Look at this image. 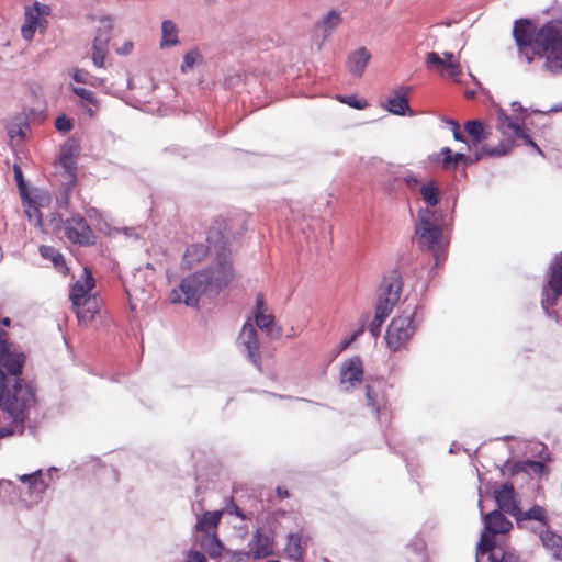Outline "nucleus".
Here are the masks:
<instances>
[{
	"mask_svg": "<svg viewBox=\"0 0 562 562\" xmlns=\"http://www.w3.org/2000/svg\"><path fill=\"white\" fill-rule=\"evenodd\" d=\"M0 330V439L22 434L23 423L35 406V389L19 378L25 355L12 349Z\"/></svg>",
	"mask_w": 562,
	"mask_h": 562,
	"instance_id": "1",
	"label": "nucleus"
},
{
	"mask_svg": "<svg viewBox=\"0 0 562 562\" xmlns=\"http://www.w3.org/2000/svg\"><path fill=\"white\" fill-rule=\"evenodd\" d=\"M233 276L231 252L226 247H221L216 254L215 262L207 269L183 278L170 291L169 300L172 304H184L194 307L204 294L217 293L226 286L232 281Z\"/></svg>",
	"mask_w": 562,
	"mask_h": 562,
	"instance_id": "2",
	"label": "nucleus"
},
{
	"mask_svg": "<svg viewBox=\"0 0 562 562\" xmlns=\"http://www.w3.org/2000/svg\"><path fill=\"white\" fill-rule=\"evenodd\" d=\"M544 57L543 69L552 75L562 74V30L554 22L540 27L533 40V56Z\"/></svg>",
	"mask_w": 562,
	"mask_h": 562,
	"instance_id": "3",
	"label": "nucleus"
},
{
	"mask_svg": "<svg viewBox=\"0 0 562 562\" xmlns=\"http://www.w3.org/2000/svg\"><path fill=\"white\" fill-rule=\"evenodd\" d=\"M437 212L422 207L417 213L416 235L418 237L419 246L432 252L436 263L445 251V244L442 240V229L439 225Z\"/></svg>",
	"mask_w": 562,
	"mask_h": 562,
	"instance_id": "4",
	"label": "nucleus"
},
{
	"mask_svg": "<svg viewBox=\"0 0 562 562\" xmlns=\"http://www.w3.org/2000/svg\"><path fill=\"white\" fill-rule=\"evenodd\" d=\"M422 321L418 306L411 311L406 310L402 315L394 317L385 335L387 347L393 351L401 349L413 337Z\"/></svg>",
	"mask_w": 562,
	"mask_h": 562,
	"instance_id": "5",
	"label": "nucleus"
},
{
	"mask_svg": "<svg viewBox=\"0 0 562 562\" xmlns=\"http://www.w3.org/2000/svg\"><path fill=\"white\" fill-rule=\"evenodd\" d=\"M481 514H483L482 509ZM482 517L484 530L481 532L480 541L476 546V557L480 553H487L494 548L495 535H504L513 527L512 522L497 509L486 515H482Z\"/></svg>",
	"mask_w": 562,
	"mask_h": 562,
	"instance_id": "6",
	"label": "nucleus"
},
{
	"mask_svg": "<svg viewBox=\"0 0 562 562\" xmlns=\"http://www.w3.org/2000/svg\"><path fill=\"white\" fill-rule=\"evenodd\" d=\"M237 346L240 352L261 372L260 344L257 329L250 321L244 324L237 338Z\"/></svg>",
	"mask_w": 562,
	"mask_h": 562,
	"instance_id": "7",
	"label": "nucleus"
},
{
	"mask_svg": "<svg viewBox=\"0 0 562 562\" xmlns=\"http://www.w3.org/2000/svg\"><path fill=\"white\" fill-rule=\"evenodd\" d=\"M112 29L113 21L110 16H104L99 20L97 33L92 42V63L98 68H102L104 66V60L109 52Z\"/></svg>",
	"mask_w": 562,
	"mask_h": 562,
	"instance_id": "8",
	"label": "nucleus"
},
{
	"mask_svg": "<svg viewBox=\"0 0 562 562\" xmlns=\"http://www.w3.org/2000/svg\"><path fill=\"white\" fill-rule=\"evenodd\" d=\"M536 33L532 23L528 20H517L514 24L513 35L516 45L519 54L526 58L528 64L533 60V40Z\"/></svg>",
	"mask_w": 562,
	"mask_h": 562,
	"instance_id": "9",
	"label": "nucleus"
},
{
	"mask_svg": "<svg viewBox=\"0 0 562 562\" xmlns=\"http://www.w3.org/2000/svg\"><path fill=\"white\" fill-rule=\"evenodd\" d=\"M401 290L402 283L398 278H385L379 288L375 311L382 312L383 310L384 314L389 316L400 300Z\"/></svg>",
	"mask_w": 562,
	"mask_h": 562,
	"instance_id": "10",
	"label": "nucleus"
},
{
	"mask_svg": "<svg viewBox=\"0 0 562 562\" xmlns=\"http://www.w3.org/2000/svg\"><path fill=\"white\" fill-rule=\"evenodd\" d=\"M425 65L427 69L438 70L440 74L446 70L448 76L454 81H459V77L462 74L460 64L454 60V55L450 52H445L443 57L435 52L427 53L425 57Z\"/></svg>",
	"mask_w": 562,
	"mask_h": 562,
	"instance_id": "11",
	"label": "nucleus"
},
{
	"mask_svg": "<svg viewBox=\"0 0 562 562\" xmlns=\"http://www.w3.org/2000/svg\"><path fill=\"white\" fill-rule=\"evenodd\" d=\"M67 238L75 244L90 245L93 243V233L81 215H72L65 222Z\"/></svg>",
	"mask_w": 562,
	"mask_h": 562,
	"instance_id": "12",
	"label": "nucleus"
},
{
	"mask_svg": "<svg viewBox=\"0 0 562 562\" xmlns=\"http://www.w3.org/2000/svg\"><path fill=\"white\" fill-rule=\"evenodd\" d=\"M522 122L524 116H516L515 119H510L504 112H499L497 127L503 135L514 136L516 138L522 139L527 145L533 147L539 154L542 155V151L538 145L530 138L528 134L525 133L521 126Z\"/></svg>",
	"mask_w": 562,
	"mask_h": 562,
	"instance_id": "13",
	"label": "nucleus"
},
{
	"mask_svg": "<svg viewBox=\"0 0 562 562\" xmlns=\"http://www.w3.org/2000/svg\"><path fill=\"white\" fill-rule=\"evenodd\" d=\"M363 364L360 357L355 356L345 360L340 368V385L350 391L362 382Z\"/></svg>",
	"mask_w": 562,
	"mask_h": 562,
	"instance_id": "14",
	"label": "nucleus"
},
{
	"mask_svg": "<svg viewBox=\"0 0 562 562\" xmlns=\"http://www.w3.org/2000/svg\"><path fill=\"white\" fill-rule=\"evenodd\" d=\"M50 8L47 4L35 1L32 5L25 8V22L21 27V34L24 40L33 38L35 30L41 25V18L48 15Z\"/></svg>",
	"mask_w": 562,
	"mask_h": 562,
	"instance_id": "15",
	"label": "nucleus"
},
{
	"mask_svg": "<svg viewBox=\"0 0 562 562\" xmlns=\"http://www.w3.org/2000/svg\"><path fill=\"white\" fill-rule=\"evenodd\" d=\"M494 498L501 510L513 517L520 513L517 494L512 483H504L494 491Z\"/></svg>",
	"mask_w": 562,
	"mask_h": 562,
	"instance_id": "16",
	"label": "nucleus"
},
{
	"mask_svg": "<svg viewBox=\"0 0 562 562\" xmlns=\"http://www.w3.org/2000/svg\"><path fill=\"white\" fill-rule=\"evenodd\" d=\"M56 471V468H50L47 471L46 476H48V481L45 479L42 470H37L31 474L19 475L18 479L21 483L27 485L29 493L35 498V501H37L48 487L49 481L52 480V473Z\"/></svg>",
	"mask_w": 562,
	"mask_h": 562,
	"instance_id": "17",
	"label": "nucleus"
},
{
	"mask_svg": "<svg viewBox=\"0 0 562 562\" xmlns=\"http://www.w3.org/2000/svg\"><path fill=\"white\" fill-rule=\"evenodd\" d=\"M412 92V88L402 86L393 91V94L387 98L384 108L394 115H406L413 116L415 113L408 105V98Z\"/></svg>",
	"mask_w": 562,
	"mask_h": 562,
	"instance_id": "18",
	"label": "nucleus"
},
{
	"mask_svg": "<svg viewBox=\"0 0 562 562\" xmlns=\"http://www.w3.org/2000/svg\"><path fill=\"white\" fill-rule=\"evenodd\" d=\"M94 284L92 273L85 268L81 278L75 282L70 290L69 299L71 301L72 308L80 306L81 302L92 296L90 292L94 288Z\"/></svg>",
	"mask_w": 562,
	"mask_h": 562,
	"instance_id": "19",
	"label": "nucleus"
},
{
	"mask_svg": "<svg viewBox=\"0 0 562 562\" xmlns=\"http://www.w3.org/2000/svg\"><path fill=\"white\" fill-rule=\"evenodd\" d=\"M548 285L552 291L553 297L551 299L547 295V299L542 300V306L546 311L554 304L558 296L562 295V254L550 266Z\"/></svg>",
	"mask_w": 562,
	"mask_h": 562,
	"instance_id": "20",
	"label": "nucleus"
},
{
	"mask_svg": "<svg viewBox=\"0 0 562 562\" xmlns=\"http://www.w3.org/2000/svg\"><path fill=\"white\" fill-rule=\"evenodd\" d=\"M255 322V327H259L271 337H278L280 335V328L276 326L274 316L268 312L261 294H258L256 297Z\"/></svg>",
	"mask_w": 562,
	"mask_h": 562,
	"instance_id": "21",
	"label": "nucleus"
},
{
	"mask_svg": "<svg viewBox=\"0 0 562 562\" xmlns=\"http://www.w3.org/2000/svg\"><path fill=\"white\" fill-rule=\"evenodd\" d=\"M510 150L509 144H505L503 142L499 143L497 147L485 145L479 151L475 153L473 158H467L464 154L457 153L452 156V166L457 167L458 164L464 162H476L481 160L484 156L497 157L506 155Z\"/></svg>",
	"mask_w": 562,
	"mask_h": 562,
	"instance_id": "22",
	"label": "nucleus"
},
{
	"mask_svg": "<svg viewBox=\"0 0 562 562\" xmlns=\"http://www.w3.org/2000/svg\"><path fill=\"white\" fill-rule=\"evenodd\" d=\"M248 547L254 559H263L273 554V539L259 530L255 532Z\"/></svg>",
	"mask_w": 562,
	"mask_h": 562,
	"instance_id": "23",
	"label": "nucleus"
},
{
	"mask_svg": "<svg viewBox=\"0 0 562 562\" xmlns=\"http://www.w3.org/2000/svg\"><path fill=\"white\" fill-rule=\"evenodd\" d=\"M366 396L368 406L375 414L376 419L381 420L387 411V401L384 393L375 386L368 385Z\"/></svg>",
	"mask_w": 562,
	"mask_h": 562,
	"instance_id": "24",
	"label": "nucleus"
},
{
	"mask_svg": "<svg viewBox=\"0 0 562 562\" xmlns=\"http://www.w3.org/2000/svg\"><path fill=\"white\" fill-rule=\"evenodd\" d=\"M370 58L371 55L364 47H360L352 52L348 57V69L350 74L355 77H360L363 74Z\"/></svg>",
	"mask_w": 562,
	"mask_h": 562,
	"instance_id": "25",
	"label": "nucleus"
},
{
	"mask_svg": "<svg viewBox=\"0 0 562 562\" xmlns=\"http://www.w3.org/2000/svg\"><path fill=\"white\" fill-rule=\"evenodd\" d=\"M72 310L76 313L79 323H89L99 312V300L95 295H92L81 302L80 306L74 307Z\"/></svg>",
	"mask_w": 562,
	"mask_h": 562,
	"instance_id": "26",
	"label": "nucleus"
},
{
	"mask_svg": "<svg viewBox=\"0 0 562 562\" xmlns=\"http://www.w3.org/2000/svg\"><path fill=\"white\" fill-rule=\"evenodd\" d=\"M288 541L284 547V552L289 559L296 562L301 561L303 557V544L305 543L306 537L301 533H289Z\"/></svg>",
	"mask_w": 562,
	"mask_h": 562,
	"instance_id": "27",
	"label": "nucleus"
},
{
	"mask_svg": "<svg viewBox=\"0 0 562 562\" xmlns=\"http://www.w3.org/2000/svg\"><path fill=\"white\" fill-rule=\"evenodd\" d=\"M222 515V510L205 512L196 519V530L200 532H204V535L214 532V529L220 524Z\"/></svg>",
	"mask_w": 562,
	"mask_h": 562,
	"instance_id": "28",
	"label": "nucleus"
},
{
	"mask_svg": "<svg viewBox=\"0 0 562 562\" xmlns=\"http://www.w3.org/2000/svg\"><path fill=\"white\" fill-rule=\"evenodd\" d=\"M206 254L207 248L203 244L191 245L187 248L183 255L182 266L187 269H191L195 265L200 263Z\"/></svg>",
	"mask_w": 562,
	"mask_h": 562,
	"instance_id": "29",
	"label": "nucleus"
},
{
	"mask_svg": "<svg viewBox=\"0 0 562 562\" xmlns=\"http://www.w3.org/2000/svg\"><path fill=\"white\" fill-rule=\"evenodd\" d=\"M419 193L423 201L428 205V209L436 206L439 203L440 189L435 180H428L419 187Z\"/></svg>",
	"mask_w": 562,
	"mask_h": 562,
	"instance_id": "30",
	"label": "nucleus"
},
{
	"mask_svg": "<svg viewBox=\"0 0 562 562\" xmlns=\"http://www.w3.org/2000/svg\"><path fill=\"white\" fill-rule=\"evenodd\" d=\"M179 44L178 27L171 20L161 23L160 48H167Z\"/></svg>",
	"mask_w": 562,
	"mask_h": 562,
	"instance_id": "31",
	"label": "nucleus"
},
{
	"mask_svg": "<svg viewBox=\"0 0 562 562\" xmlns=\"http://www.w3.org/2000/svg\"><path fill=\"white\" fill-rule=\"evenodd\" d=\"M514 518L517 521V525L519 527H522V522L525 520H537L541 522L542 525H548V518L546 509L542 506L535 505L530 509L524 512L520 509V513L515 515Z\"/></svg>",
	"mask_w": 562,
	"mask_h": 562,
	"instance_id": "32",
	"label": "nucleus"
},
{
	"mask_svg": "<svg viewBox=\"0 0 562 562\" xmlns=\"http://www.w3.org/2000/svg\"><path fill=\"white\" fill-rule=\"evenodd\" d=\"M201 548L213 559L221 557L224 546L215 535L205 533L200 539Z\"/></svg>",
	"mask_w": 562,
	"mask_h": 562,
	"instance_id": "33",
	"label": "nucleus"
},
{
	"mask_svg": "<svg viewBox=\"0 0 562 562\" xmlns=\"http://www.w3.org/2000/svg\"><path fill=\"white\" fill-rule=\"evenodd\" d=\"M464 128L471 136V147L477 146L480 143H482L488 137V132L486 131L485 126L481 121H468L464 124Z\"/></svg>",
	"mask_w": 562,
	"mask_h": 562,
	"instance_id": "34",
	"label": "nucleus"
},
{
	"mask_svg": "<svg viewBox=\"0 0 562 562\" xmlns=\"http://www.w3.org/2000/svg\"><path fill=\"white\" fill-rule=\"evenodd\" d=\"M540 539L542 544L551 550L553 557L555 559H562V537L552 532V531H543L540 535Z\"/></svg>",
	"mask_w": 562,
	"mask_h": 562,
	"instance_id": "35",
	"label": "nucleus"
},
{
	"mask_svg": "<svg viewBox=\"0 0 562 562\" xmlns=\"http://www.w3.org/2000/svg\"><path fill=\"white\" fill-rule=\"evenodd\" d=\"M33 562H75L66 553L55 551L52 549H41L34 557Z\"/></svg>",
	"mask_w": 562,
	"mask_h": 562,
	"instance_id": "36",
	"label": "nucleus"
},
{
	"mask_svg": "<svg viewBox=\"0 0 562 562\" xmlns=\"http://www.w3.org/2000/svg\"><path fill=\"white\" fill-rule=\"evenodd\" d=\"M340 22V14L336 11H330L317 23V26L323 31L324 38H326L334 32Z\"/></svg>",
	"mask_w": 562,
	"mask_h": 562,
	"instance_id": "37",
	"label": "nucleus"
},
{
	"mask_svg": "<svg viewBox=\"0 0 562 562\" xmlns=\"http://www.w3.org/2000/svg\"><path fill=\"white\" fill-rule=\"evenodd\" d=\"M38 251L44 259H49L58 271L66 270L63 255L56 251L53 247L43 245L40 247Z\"/></svg>",
	"mask_w": 562,
	"mask_h": 562,
	"instance_id": "38",
	"label": "nucleus"
},
{
	"mask_svg": "<svg viewBox=\"0 0 562 562\" xmlns=\"http://www.w3.org/2000/svg\"><path fill=\"white\" fill-rule=\"evenodd\" d=\"M203 60V56L199 49H191L183 56V61L180 66L182 74H187L199 66Z\"/></svg>",
	"mask_w": 562,
	"mask_h": 562,
	"instance_id": "39",
	"label": "nucleus"
},
{
	"mask_svg": "<svg viewBox=\"0 0 562 562\" xmlns=\"http://www.w3.org/2000/svg\"><path fill=\"white\" fill-rule=\"evenodd\" d=\"M59 165L68 177L74 180L76 173V158L69 150H63L59 156Z\"/></svg>",
	"mask_w": 562,
	"mask_h": 562,
	"instance_id": "40",
	"label": "nucleus"
},
{
	"mask_svg": "<svg viewBox=\"0 0 562 562\" xmlns=\"http://www.w3.org/2000/svg\"><path fill=\"white\" fill-rule=\"evenodd\" d=\"M386 318H387V315L384 314L383 310H382V312L375 311L374 318L369 326V331L373 337H378L380 335L382 324L384 323V321Z\"/></svg>",
	"mask_w": 562,
	"mask_h": 562,
	"instance_id": "41",
	"label": "nucleus"
},
{
	"mask_svg": "<svg viewBox=\"0 0 562 562\" xmlns=\"http://www.w3.org/2000/svg\"><path fill=\"white\" fill-rule=\"evenodd\" d=\"M400 179L411 191H417L422 186L420 179L412 171L404 172Z\"/></svg>",
	"mask_w": 562,
	"mask_h": 562,
	"instance_id": "42",
	"label": "nucleus"
},
{
	"mask_svg": "<svg viewBox=\"0 0 562 562\" xmlns=\"http://www.w3.org/2000/svg\"><path fill=\"white\" fill-rule=\"evenodd\" d=\"M72 91L76 95H78L80 99L89 102L90 104L95 105V106L99 105V100L97 99L95 94L92 91L81 88V87H72Z\"/></svg>",
	"mask_w": 562,
	"mask_h": 562,
	"instance_id": "43",
	"label": "nucleus"
},
{
	"mask_svg": "<svg viewBox=\"0 0 562 562\" xmlns=\"http://www.w3.org/2000/svg\"><path fill=\"white\" fill-rule=\"evenodd\" d=\"M339 101L357 110H362L368 105L366 100L359 99L355 95L339 97Z\"/></svg>",
	"mask_w": 562,
	"mask_h": 562,
	"instance_id": "44",
	"label": "nucleus"
},
{
	"mask_svg": "<svg viewBox=\"0 0 562 562\" xmlns=\"http://www.w3.org/2000/svg\"><path fill=\"white\" fill-rule=\"evenodd\" d=\"M446 122H447V124H449V125L451 126V131H452V133H453V138H454L456 140H458V142H462V143H464V144H465L467 149H468V150H470V149H471V145H470V143H468V142L464 139V137L462 136V134H461V132H460V125H459V123H458L457 121H454V120H447Z\"/></svg>",
	"mask_w": 562,
	"mask_h": 562,
	"instance_id": "45",
	"label": "nucleus"
},
{
	"mask_svg": "<svg viewBox=\"0 0 562 562\" xmlns=\"http://www.w3.org/2000/svg\"><path fill=\"white\" fill-rule=\"evenodd\" d=\"M26 214L29 216L30 222H32L34 225H36V226L42 225V214L36 206L30 204L29 210L26 211Z\"/></svg>",
	"mask_w": 562,
	"mask_h": 562,
	"instance_id": "46",
	"label": "nucleus"
},
{
	"mask_svg": "<svg viewBox=\"0 0 562 562\" xmlns=\"http://www.w3.org/2000/svg\"><path fill=\"white\" fill-rule=\"evenodd\" d=\"M491 562H519V558L512 552H503L501 559H497L495 553L490 554Z\"/></svg>",
	"mask_w": 562,
	"mask_h": 562,
	"instance_id": "47",
	"label": "nucleus"
},
{
	"mask_svg": "<svg viewBox=\"0 0 562 562\" xmlns=\"http://www.w3.org/2000/svg\"><path fill=\"white\" fill-rule=\"evenodd\" d=\"M55 127L59 131V132H68L71 130L72 127V123L71 121L66 117L65 115H61V116H58L55 121Z\"/></svg>",
	"mask_w": 562,
	"mask_h": 562,
	"instance_id": "48",
	"label": "nucleus"
},
{
	"mask_svg": "<svg viewBox=\"0 0 562 562\" xmlns=\"http://www.w3.org/2000/svg\"><path fill=\"white\" fill-rule=\"evenodd\" d=\"M438 156H442V166L445 168H450L452 166V150L449 147L441 148Z\"/></svg>",
	"mask_w": 562,
	"mask_h": 562,
	"instance_id": "49",
	"label": "nucleus"
},
{
	"mask_svg": "<svg viewBox=\"0 0 562 562\" xmlns=\"http://www.w3.org/2000/svg\"><path fill=\"white\" fill-rule=\"evenodd\" d=\"M89 78L90 74L81 69H77L72 74V79L78 83H88Z\"/></svg>",
	"mask_w": 562,
	"mask_h": 562,
	"instance_id": "50",
	"label": "nucleus"
},
{
	"mask_svg": "<svg viewBox=\"0 0 562 562\" xmlns=\"http://www.w3.org/2000/svg\"><path fill=\"white\" fill-rule=\"evenodd\" d=\"M14 178L16 180L19 190L21 192V195L24 196L25 194V183L23 180L22 171L18 166H14Z\"/></svg>",
	"mask_w": 562,
	"mask_h": 562,
	"instance_id": "51",
	"label": "nucleus"
},
{
	"mask_svg": "<svg viewBox=\"0 0 562 562\" xmlns=\"http://www.w3.org/2000/svg\"><path fill=\"white\" fill-rule=\"evenodd\" d=\"M187 562H207L205 555L199 551H190Z\"/></svg>",
	"mask_w": 562,
	"mask_h": 562,
	"instance_id": "52",
	"label": "nucleus"
},
{
	"mask_svg": "<svg viewBox=\"0 0 562 562\" xmlns=\"http://www.w3.org/2000/svg\"><path fill=\"white\" fill-rule=\"evenodd\" d=\"M527 464L537 474H542L546 469L544 464L540 461H528Z\"/></svg>",
	"mask_w": 562,
	"mask_h": 562,
	"instance_id": "53",
	"label": "nucleus"
},
{
	"mask_svg": "<svg viewBox=\"0 0 562 562\" xmlns=\"http://www.w3.org/2000/svg\"><path fill=\"white\" fill-rule=\"evenodd\" d=\"M367 319H368V316H366V318L362 321L361 326L357 330H355V333L351 335V340H356L360 335L363 334L364 324H366Z\"/></svg>",
	"mask_w": 562,
	"mask_h": 562,
	"instance_id": "54",
	"label": "nucleus"
},
{
	"mask_svg": "<svg viewBox=\"0 0 562 562\" xmlns=\"http://www.w3.org/2000/svg\"><path fill=\"white\" fill-rule=\"evenodd\" d=\"M124 235L128 238H134V239H137L138 238V234L136 233L135 228H130V227H125L122 229Z\"/></svg>",
	"mask_w": 562,
	"mask_h": 562,
	"instance_id": "55",
	"label": "nucleus"
},
{
	"mask_svg": "<svg viewBox=\"0 0 562 562\" xmlns=\"http://www.w3.org/2000/svg\"><path fill=\"white\" fill-rule=\"evenodd\" d=\"M133 44L131 42L126 43L121 49L117 50L119 54L126 55L131 52Z\"/></svg>",
	"mask_w": 562,
	"mask_h": 562,
	"instance_id": "56",
	"label": "nucleus"
},
{
	"mask_svg": "<svg viewBox=\"0 0 562 562\" xmlns=\"http://www.w3.org/2000/svg\"><path fill=\"white\" fill-rule=\"evenodd\" d=\"M513 112H519L521 115L524 114V109L519 102H513L512 103Z\"/></svg>",
	"mask_w": 562,
	"mask_h": 562,
	"instance_id": "57",
	"label": "nucleus"
},
{
	"mask_svg": "<svg viewBox=\"0 0 562 562\" xmlns=\"http://www.w3.org/2000/svg\"><path fill=\"white\" fill-rule=\"evenodd\" d=\"M101 82H102V80H99L98 78H93L90 76L88 85L95 86V85H100Z\"/></svg>",
	"mask_w": 562,
	"mask_h": 562,
	"instance_id": "58",
	"label": "nucleus"
},
{
	"mask_svg": "<svg viewBox=\"0 0 562 562\" xmlns=\"http://www.w3.org/2000/svg\"><path fill=\"white\" fill-rule=\"evenodd\" d=\"M234 513H235L236 516H238L240 518H244V515H243L241 510L237 506H235V505H234Z\"/></svg>",
	"mask_w": 562,
	"mask_h": 562,
	"instance_id": "59",
	"label": "nucleus"
},
{
	"mask_svg": "<svg viewBox=\"0 0 562 562\" xmlns=\"http://www.w3.org/2000/svg\"><path fill=\"white\" fill-rule=\"evenodd\" d=\"M1 323L4 325V326H10L11 324V319L9 317H4L1 319Z\"/></svg>",
	"mask_w": 562,
	"mask_h": 562,
	"instance_id": "60",
	"label": "nucleus"
},
{
	"mask_svg": "<svg viewBox=\"0 0 562 562\" xmlns=\"http://www.w3.org/2000/svg\"><path fill=\"white\" fill-rule=\"evenodd\" d=\"M353 341H355V340H351V337H350V338H348L347 340H345V341L342 342V348H344V349H345V348H347V347H348L351 342H353Z\"/></svg>",
	"mask_w": 562,
	"mask_h": 562,
	"instance_id": "61",
	"label": "nucleus"
},
{
	"mask_svg": "<svg viewBox=\"0 0 562 562\" xmlns=\"http://www.w3.org/2000/svg\"><path fill=\"white\" fill-rule=\"evenodd\" d=\"M353 341H355V340H351V337H350V338H348L347 340H345V341L342 342V348H344V349H345V348H347V347H348L351 342H353Z\"/></svg>",
	"mask_w": 562,
	"mask_h": 562,
	"instance_id": "62",
	"label": "nucleus"
},
{
	"mask_svg": "<svg viewBox=\"0 0 562 562\" xmlns=\"http://www.w3.org/2000/svg\"><path fill=\"white\" fill-rule=\"evenodd\" d=\"M86 113H87L90 117H93V116L95 115V112H94L92 109H90V108L86 109Z\"/></svg>",
	"mask_w": 562,
	"mask_h": 562,
	"instance_id": "63",
	"label": "nucleus"
},
{
	"mask_svg": "<svg viewBox=\"0 0 562 562\" xmlns=\"http://www.w3.org/2000/svg\"><path fill=\"white\" fill-rule=\"evenodd\" d=\"M278 493H281V495H288V492H281V490H278Z\"/></svg>",
	"mask_w": 562,
	"mask_h": 562,
	"instance_id": "64",
	"label": "nucleus"
}]
</instances>
